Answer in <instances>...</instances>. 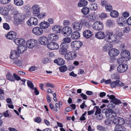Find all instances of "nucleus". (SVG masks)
<instances>
[{
  "label": "nucleus",
  "mask_w": 131,
  "mask_h": 131,
  "mask_svg": "<svg viewBox=\"0 0 131 131\" xmlns=\"http://www.w3.org/2000/svg\"><path fill=\"white\" fill-rule=\"evenodd\" d=\"M105 40L108 42L111 43L115 41L117 39L116 35L112 32L107 31L105 37Z\"/></svg>",
  "instance_id": "obj_1"
},
{
  "label": "nucleus",
  "mask_w": 131,
  "mask_h": 131,
  "mask_svg": "<svg viewBox=\"0 0 131 131\" xmlns=\"http://www.w3.org/2000/svg\"><path fill=\"white\" fill-rule=\"evenodd\" d=\"M14 23L15 25H17L23 21L24 17L21 13H15L14 15Z\"/></svg>",
  "instance_id": "obj_2"
},
{
  "label": "nucleus",
  "mask_w": 131,
  "mask_h": 131,
  "mask_svg": "<svg viewBox=\"0 0 131 131\" xmlns=\"http://www.w3.org/2000/svg\"><path fill=\"white\" fill-rule=\"evenodd\" d=\"M77 56V53L73 51H71L68 53H66L64 55L65 59L68 61L73 60Z\"/></svg>",
  "instance_id": "obj_3"
},
{
  "label": "nucleus",
  "mask_w": 131,
  "mask_h": 131,
  "mask_svg": "<svg viewBox=\"0 0 131 131\" xmlns=\"http://www.w3.org/2000/svg\"><path fill=\"white\" fill-rule=\"evenodd\" d=\"M26 44L28 48L32 49L37 46L38 42L35 39H30L27 41Z\"/></svg>",
  "instance_id": "obj_4"
},
{
  "label": "nucleus",
  "mask_w": 131,
  "mask_h": 131,
  "mask_svg": "<svg viewBox=\"0 0 131 131\" xmlns=\"http://www.w3.org/2000/svg\"><path fill=\"white\" fill-rule=\"evenodd\" d=\"M72 32L71 28L68 26L64 27L61 30L62 34L65 36H70Z\"/></svg>",
  "instance_id": "obj_5"
},
{
  "label": "nucleus",
  "mask_w": 131,
  "mask_h": 131,
  "mask_svg": "<svg viewBox=\"0 0 131 131\" xmlns=\"http://www.w3.org/2000/svg\"><path fill=\"white\" fill-rule=\"evenodd\" d=\"M104 25L102 22L97 21L94 23L92 25L93 28L96 30H100L103 28Z\"/></svg>",
  "instance_id": "obj_6"
},
{
  "label": "nucleus",
  "mask_w": 131,
  "mask_h": 131,
  "mask_svg": "<svg viewBox=\"0 0 131 131\" xmlns=\"http://www.w3.org/2000/svg\"><path fill=\"white\" fill-rule=\"evenodd\" d=\"M82 44V43L80 41H73L71 43V46L74 50H77L79 49Z\"/></svg>",
  "instance_id": "obj_7"
},
{
  "label": "nucleus",
  "mask_w": 131,
  "mask_h": 131,
  "mask_svg": "<svg viewBox=\"0 0 131 131\" xmlns=\"http://www.w3.org/2000/svg\"><path fill=\"white\" fill-rule=\"evenodd\" d=\"M38 21L37 19L35 17H32L30 18L27 22V24L30 26L33 25L36 26L38 24Z\"/></svg>",
  "instance_id": "obj_8"
},
{
  "label": "nucleus",
  "mask_w": 131,
  "mask_h": 131,
  "mask_svg": "<svg viewBox=\"0 0 131 131\" xmlns=\"http://www.w3.org/2000/svg\"><path fill=\"white\" fill-rule=\"evenodd\" d=\"M72 26L73 29L77 31L80 30L82 27L80 20L79 22H74L72 24Z\"/></svg>",
  "instance_id": "obj_9"
},
{
  "label": "nucleus",
  "mask_w": 131,
  "mask_h": 131,
  "mask_svg": "<svg viewBox=\"0 0 131 131\" xmlns=\"http://www.w3.org/2000/svg\"><path fill=\"white\" fill-rule=\"evenodd\" d=\"M128 68V65L124 63L119 65L117 67V70L119 72L122 73L126 71Z\"/></svg>",
  "instance_id": "obj_10"
},
{
  "label": "nucleus",
  "mask_w": 131,
  "mask_h": 131,
  "mask_svg": "<svg viewBox=\"0 0 131 131\" xmlns=\"http://www.w3.org/2000/svg\"><path fill=\"white\" fill-rule=\"evenodd\" d=\"M33 33L37 36L42 35L43 32V30L40 27L34 28L32 30Z\"/></svg>",
  "instance_id": "obj_11"
},
{
  "label": "nucleus",
  "mask_w": 131,
  "mask_h": 131,
  "mask_svg": "<svg viewBox=\"0 0 131 131\" xmlns=\"http://www.w3.org/2000/svg\"><path fill=\"white\" fill-rule=\"evenodd\" d=\"M110 85L111 88H114L116 86L123 87L124 85V84L120 80H117L111 82L110 83Z\"/></svg>",
  "instance_id": "obj_12"
},
{
  "label": "nucleus",
  "mask_w": 131,
  "mask_h": 131,
  "mask_svg": "<svg viewBox=\"0 0 131 131\" xmlns=\"http://www.w3.org/2000/svg\"><path fill=\"white\" fill-rule=\"evenodd\" d=\"M47 47L50 50H57L59 48L58 44L56 42H51L48 43L47 46Z\"/></svg>",
  "instance_id": "obj_13"
},
{
  "label": "nucleus",
  "mask_w": 131,
  "mask_h": 131,
  "mask_svg": "<svg viewBox=\"0 0 131 131\" xmlns=\"http://www.w3.org/2000/svg\"><path fill=\"white\" fill-rule=\"evenodd\" d=\"M32 13L34 16L35 15H37L40 12V8L38 5L35 4L33 5L32 7Z\"/></svg>",
  "instance_id": "obj_14"
},
{
  "label": "nucleus",
  "mask_w": 131,
  "mask_h": 131,
  "mask_svg": "<svg viewBox=\"0 0 131 131\" xmlns=\"http://www.w3.org/2000/svg\"><path fill=\"white\" fill-rule=\"evenodd\" d=\"M39 43L43 45H46L48 42V38L46 37L42 36L40 37L38 39Z\"/></svg>",
  "instance_id": "obj_15"
},
{
  "label": "nucleus",
  "mask_w": 131,
  "mask_h": 131,
  "mask_svg": "<svg viewBox=\"0 0 131 131\" xmlns=\"http://www.w3.org/2000/svg\"><path fill=\"white\" fill-rule=\"evenodd\" d=\"M119 52V51L117 49H113L109 50L108 54L111 57H114L117 56Z\"/></svg>",
  "instance_id": "obj_16"
},
{
  "label": "nucleus",
  "mask_w": 131,
  "mask_h": 131,
  "mask_svg": "<svg viewBox=\"0 0 131 131\" xmlns=\"http://www.w3.org/2000/svg\"><path fill=\"white\" fill-rule=\"evenodd\" d=\"M5 36L9 39H13L16 38V34L15 32L12 31L8 32Z\"/></svg>",
  "instance_id": "obj_17"
},
{
  "label": "nucleus",
  "mask_w": 131,
  "mask_h": 131,
  "mask_svg": "<svg viewBox=\"0 0 131 131\" xmlns=\"http://www.w3.org/2000/svg\"><path fill=\"white\" fill-rule=\"evenodd\" d=\"M82 25H84L87 27L90 28L91 27V24L88 19L84 18L80 20Z\"/></svg>",
  "instance_id": "obj_18"
},
{
  "label": "nucleus",
  "mask_w": 131,
  "mask_h": 131,
  "mask_svg": "<svg viewBox=\"0 0 131 131\" xmlns=\"http://www.w3.org/2000/svg\"><path fill=\"white\" fill-rule=\"evenodd\" d=\"M86 17L90 21L94 22L96 20V15L95 12H93L87 15Z\"/></svg>",
  "instance_id": "obj_19"
},
{
  "label": "nucleus",
  "mask_w": 131,
  "mask_h": 131,
  "mask_svg": "<svg viewBox=\"0 0 131 131\" xmlns=\"http://www.w3.org/2000/svg\"><path fill=\"white\" fill-rule=\"evenodd\" d=\"M48 38L51 41H56L58 40L59 37L58 35L51 34L48 35Z\"/></svg>",
  "instance_id": "obj_20"
},
{
  "label": "nucleus",
  "mask_w": 131,
  "mask_h": 131,
  "mask_svg": "<svg viewBox=\"0 0 131 131\" xmlns=\"http://www.w3.org/2000/svg\"><path fill=\"white\" fill-rule=\"evenodd\" d=\"M52 29L55 33H60L61 31L62 28L59 25H55L52 27Z\"/></svg>",
  "instance_id": "obj_21"
},
{
  "label": "nucleus",
  "mask_w": 131,
  "mask_h": 131,
  "mask_svg": "<svg viewBox=\"0 0 131 131\" xmlns=\"http://www.w3.org/2000/svg\"><path fill=\"white\" fill-rule=\"evenodd\" d=\"M39 26L43 29L48 28L50 26L49 23L46 21L41 22L39 24Z\"/></svg>",
  "instance_id": "obj_22"
},
{
  "label": "nucleus",
  "mask_w": 131,
  "mask_h": 131,
  "mask_svg": "<svg viewBox=\"0 0 131 131\" xmlns=\"http://www.w3.org/2000/svg\"><path fill=\"white\" fill-rule=\"evenodd\" d=\"M84 37L86 38L91 37L93 35L92 32L90 30H87L84 31L83 33Z\"/></svg>",
  "instance_id": "obj_23"
},
{
  "label": "nucleus",
  "mask_w": 131,
  "mask_h": 131,
  "mask_svg": "<svg viewBox=\"0 0 131 131\" xmlns=\"http://www.w3.org/2000/svg\"><path fill=\"white\" fill-rule=\"evenodd\" d=\"M54 62L59 66L63 65L65 62L64 60L62 58H59L54 61Z\"/></svg>",
  "instance_id": "obj_24"
},
{
  "label": "nucleus",
  "mask_w": 131,
  "mask_h": 131,
  "mask_svg": "<svg viewBox=\"0 0 131 131\" xmlns=\"http://www.w3.org/2000/svg\"><path fill=\"white\" fill-rule=\"evenodd\" d=\"M10 53V58L13 59L17 58L19 56V54L18 53L17 51L14 50H12Z\"/></svg>",
  "instance_id": "obj_25"
},
{
  "label": "nucleus",
  "mask_w": 131,
  "mask_h": 131,
  "mask_svg": "<svg viewBox=\"0 0 131 131\" xmlns=\"http://www.w3.org/2000/svg\"><path fill=\"white\" fill-rule=\"evenodd\" d=\"M104 111H105V113L107 114L108 113V112H109L110 113L111 112V114H110V116L112 118H114L116 116V114L115 113L114 111L112 110H109V109H105L102 111V112L103 113Z\"/></svg>",
  "instance_id": "obj_26"
},
{
  "label": "nucleus",
  "mask_w": 131,
  "mask_h": 131,
  "mask_svg": "<svg viewBox=\"0 0 131 131\" xmlns=\"http://www.w3.org/2000/svg\"><path fill=\"white\" fill-rule=\"evenodd\" d=\"M105 34L103 32L100 31L95 34V37L99 39H102L105 37Z\"/></svg>",
  "instance_id": "obj_27"
},
{
  "label": "nucleus",
  "mask_w": 131,
  "mask_h": 131,
  "mask_svg": "<svg viewBox=\"0 0 131 131\" xmlns=\"http://www.w3.org/2000/svg\"><path fill=\"white\" fill-rule=\"evenodd\" d=\"M80 34L79 32L75 31L72 33L71 37L73 39H77L80 37Z\"/></svg>",
  "instance_id": "obj_28"
},
{
  "label": "nucleus",
  "mask_w": 131,
  "mask_h": 131,
  "mask_svg": "<svg viewBox=\"0 0 131 131\" xmlns=\"http://www.w3.org/2000/svg\"><path fill=\"white\" fill-rule=\"evenodd\" d=\"M121 56L124 58H128L130 54L128 50L123 51L121 53Z\"/></svg>",
  "instance_id": "obj_29"
},
{
  "label": "nucleus",
  "mask_w": 131,
  "mask_h": 131,
  "mask_svg": "<svg viewBox=\"0 0 131 131\" xmlns=\"http://www.w3.org/2000/svg\"><path fill=\"white\" fill-rule=\"evenodd\" d=\"M88 4V2L85 0H80L78 4L79 7H82L86 6Z\"/></svg>",
  "instance_id": "obj_30"
},
{
  "label": "nucleus",
  "mask_w": 131,
  "mask_h": 131,
  "mask_svg": "<svg viewBox=\"0 0 131 131\" xmlns=\"http://www.w3.org/2000/svg\"><path fill=\"white\" fill-rule=\"evenodd\" d=\"M106 24L107 26L109 27H113L115 26V24L114 21L109 19L106 21Z\"/></svg>",
  "instance_id": "obj_31"
},
{
  "label": "nucleus",
  "mask_w": 131,
  "mask_h": 131,
  "mask_svg": "<svg viewBox=\"0 0 131 131\" xmlns=\"http://www.w3.org/2000/svg\"><path fill=\"white\" fill-rule=\"evenodd\" d=\"M90 11L89 8L87 7H83L81 10L82 13L84 15H87L88 14Z\"/></svg>",
  "instance_id": "obj_32"
},
{
  "label": "nucleus",
  "mask_w": 131,
  "mask_h": 131,
  "mask_svg": "<svg viewBox=\"0 0 131 131\" xmlns=\"http://www.w3.org/2000/svg\"><path fill=\"white\" fill-rule=\"evenodd\" d=\"M0 14L4 15H8V12L6 8L2 7H0Z\"/></svg>",
  "instance_id": "obj_33"
},
{
  "label": "nucleus",
  "mask_w": 131,
  "mask_h": 131,
  "mask_svg": "<svg viewBox=\"0 0 131 131\" xmlns=\"http://www.w3.org/2000/svg\"><path fill=\"white\" fill-rule=\"evenodd\" d=\"M111 102L113 103L115 105H119L122 103V102L119 100L115 98L114 96V98L111 99Z\"/></svg>",
  "instance_id": "obj_34"
},
{
  "label": "nucleus",
  "mask_w": 131,
  "mask_h": 131,
  "mask_svg": "<svg viewBox=\"0 0 131 131\" xmlns=\"http://www.w3.org/2000/svg\"><path fill=\"white\" fill-rule=\"evenodd\" d=\"M119 13L115 10H112L110 13L111 16L114 18H116L119 16Z\"/></svg>",
  "instance_id": "obj_35"
},
{
  "label": "nucleus",
  "mask_w": 131,
  "mask_h": 131,
  "mask_svg": "<svg viewBox=\"0 0 131 131\" xmlns=\"http://www.w3.org/2000/svg\"><path fill=\"white\" fill-rule=\"evenodd\" d=\"M14 4L18 6H20L23 5L24 2L22 0H14Z\"/></svg>",
  "instance_id": "obj_36"
},
{
  "label": "nucleus",
  "mask_w": 131,
  "mask_h": 131,
  "mask_svg": "<svg viewBox=\"0 0 131 131\" xmlns=\"http://www.w3.org/2000/svg\"><path fill=\"white\" fill-rule=\"evenodd\" d=\"M6 78L9 80L12 81H15V79L14 78L13 75L10 73H8L6 75Z\"/></svg>",
  "instance_id": "obj_37"
},
{
  "label": "nucleus",
  "mask_w": 131,
  "mask_h": 131,
  "mask_svg": "<svg viewBox=\"0 0 131 131\" xmlns=\"http://www.w3.org/2000/svg\"><path fill=\"white\" fill-rule=\"evenodd\" d=\"M94 111L95 110V113L94 114L95 115H96L97 114L101 113V109L99 108V106H95L94 108Z\"/></svg>",
  "instance_id": "obj_38"
},
{
  "label": "nucleus",
  "mask_w": 131,
  "mask_h": 131,
  "mask_svg": "<svg viewBox=\"0 0 131 131\" xmlns=\"http://www.w3.org/2000/svg\"><path fill=\"white\" fill-rule=\"evenodd\" d=\"M17 51L19 53H23L25 50V46H19L17 48Z\"/></svg>",
  "instance_id": "obj_39"
},
{
  "label": "nucleus",
  "mask_w": 131,
  "mask_h": 131,
  "mask_svg": "<svg viewBox=\"0 0 131 131\" xmlns=\"http://www.w3.org/2000/svg\"><path fill=\"white\" fill-rule=\"evenodd\" d=\"M111 44H105L103 47V50L105 51H107L109 50L111 48Z\"/></svg>",
  "instance_id": "obj_40"
},
{
  "label": "nucleus",
  "mask_w": 131,
  "mask_h": 131,
  "mask_svg": "<svg viewBox=\"0 0 131 131\" xmlns=\"http://www.w3.org/2000/svg\"><path fill=\"white\" fill-rule=\"evenodd\" d=\"M62 41L66 43H69L71 41V38L69 37H66L63 38L62 40Z\"/></svg>",
  "instance_id": "obj_41"
},
{
  "label": "nucleus",
  "mask_w": 131,
  "mask_h": 131,
  "mask_svg": "<svg viewBox=\"0 0 131 131\" xmlns=\"http://www.w3.org/2000/svg\"><path fill=\"white\" fill-rule=\"evenodd\" d=\"M106 10L108 12H111L113 10L112 6L110 4L106 5L105 6Z\"/></svg>",
  "instance_id": "obj_42"
},
{
  "label": "nucleus",
  "mask_w": 131,
  "mask_h": 131,
  "mask_svg": "<svg viewBox=\"0 0 131 131\" xmlns=\"http://www.w3.org/2000/svg\"><path fill=\"white\" fill-rule=\"evenodd\" d=\"M27 85L29 88L32 90L34 89V85L32 82L29 80H27Z\"/></svg>",
  "instance_id": "obj_43"
},
{
  "label": "nucleus",
  "mask_w": 131,
  "mask_h": 131,
  "mask_svg": "<svg viewBox=\"0 0 131 131\" xmlns=\"http://www.w3.org/2000/svg\"><path fill=\"white\" fill-rule=\"evenodd\" d=\"M67 67L65 65L63 66L59 67L60 71L62 72H63L66 71L67 70Z\"/></svg>",
  "instance_id": "obj_44"
},
{
  "label": "nucleus",
  "mask_w": 131,
  "mask_h": 131,
  "mask_svg": "<svg viewBox=\"0 0 131 131\" xmlns=\"http://www.w3.org/2000/svg\"><path fill=\"white\" fill-rule=\"evenodd\" d=\"M46 16V13H40V12L37 15H35V16H37L39 19H41L43 18Z\"/></svg>",
  "instance_id": "obj_45"
},
{
  "label": "nucleus",
  "mask_w": 131,
  "mask_h": 131,
  "mask_svg": "<svg viewBox=\"0 0 131 131\" xmlns=\"http://www.w3.org/2000/svg\"><path fill=\"white\" fill-rule=\"evenodd\" d=\"M13 62V63L19 66H20L22 64V63L21 61L19 60H14Z\"/></svg>",
  "instance_id": "obj_46"
},
{
  "label": "nucleus",
  "mask_w": 131,
  "mask_h": 131,
  "mask_svg": "<svg viewBox=\"0 0 131 131\" xmlns=\"http://www.w3.org/2000/svg\"><path fill=\"white\" fill-rule=\"evenodd\" d=\"M91 6L90 7V9L91 10H97L98 8V7L97 6V4L95 3H93L91 4Z\"/></svg>",
  "instance_id": "obj_47"
},
{
  "label": "nucleus",
  "mask_w": 131,
  "mask_h": 131,
  "mask_svg": "<svg viewBox=\"0 0 131 131\" xmlns=\"http://www.w3.org/2000/svg\"><path fill=\"white\" fill-rule=\"evenodd\" d=\"M118 124L121 125L124 124L125 123V122L124 119L123 118L120 117H118Z\"/></svg>",
  "instance_id": "obj_48"
},
{
  "label": "nucleus",
  "mask_w": 131,
  "mask_h": 131,
  "mask_svg": "<svg viewBox=\"0 0 131 131\" xmlns=\"http://www.w3.org/2000/svg\"><path fill=\"white\" fill-rule=\"evenodd\" d=\"M3 27L4 29L6 30H9L10 29L9 25L6 23L3 24Z\"/></svg>",
  "instance_id": "obj_49"
},
{
  "label": "nucleus",
  "mask_w": 131,
  "mask_h": 131,
  "mask_svg": "<svg viewBox=\"0 0 131 131\" xmlns=\"http://www.w3.org/2000/svg\"><path fill=\"white\" fill-rule=\"evenodd\" d=\"M123 127H121L120 125H116L115 127V130L114 131H121L122 130V128Z\"/></svg>",
  "instance_id": "obj_50"
},
{
  "label": "nucleus",
  "mask_w": 131,
  "mask_h": 131,
  "mask_svg": "<svg viewBox=\"0 0 131 131\" xmlns=\"http://www.w3.org/2000/svg\"><path fill=\"white\" fill-rule=\"evenodd\" d=\"M67 52V49H60L59 50V52L60 54L62 55H65Z\"/></svg>",
  "instance_id": "obj_51"
},
{
  "label": "nucleus",
  "mask_w": 131,
  "mask_h": 131,
  "mask_svg": "<svg viewBox=\"0 0 131 131\" xmlns=\"http://www.w3.org/2000/svg\"><path fill=\"white\" fill-rule=\"evenodd\" d=\"M25 41L23 39H20L19 46H25Z\"/></svg>",
  "instance_id": "obj_52"
},
{
  "label": "nucleus",
  "mask_w": 131,
  "mask_h": 131,
  "mask_svg": "<svg viewBox=\"0 0 131 131\" xmlns=\"http://www.w3.org/2000/svg\"><path fill=\"white\" fill-rule=\"evenodd\" d=\"M97 129L100 131H104L105 130V127L103 126L100 125H98L96 126Z\"/></svg>",
  "instance_id": "obj_53"
},
{
  "label": "nucleus",
  "mask_w": 131,
  "mask_h": 131,
  "mask_svg": "<svg viewBox=\"0 0 131 131\" xmlns=\"http://www.w3.org/2000/svg\"><path fill=\"white\" fill-rule=\"evenodd\" d=\"M42 120L40 117H38L34 119V121L35 122L38 123H40L41 121Z\"/></svg>",
  "instance_id": "obj_54"
},
{
  "label": "nucleus",
  "mask_w": 131,
  "mask_h": 131,
  "mask_svg": "<svg viewBox=\"0 0 131 131\" xmlns=\"http://www.w3.org/2000/svg\"><path fill=\"white\" fill-rule=\"evenodd\" d=\"M122 15L123 17L125 18L128 17L129 15V14L128 12H125L122 13Z\"/></svg>",
  "instance_id": "obj_55"
},
{
  "label": "nucleus",
  "mask_w": 131,
  "mask_h": 131,
  "mask_svg": "<svg viewBox=\"0 0 131 131\" xmlns=\"http://www.w3.org/2000/svg\"><path fill=\"white\" fill-rule=\"evenodd\" d=\"M125 58L123 57L119 58L117 60V62L119 64H121L124 62Z\"/></svg>",
  "instance_id": "obj_56"
},
{
  "label": "nucleus",
  "mask_w": 131,
  "mask_h": 131,
  "mask_svg": "<svg viewBox=\"0 0 131 131\" xmlns=\"http://www.w3.org/2000/svg\"><path fill=\"white\" fill-rule=\"evenodd\" d=\"M14 78L15 79V81L16 80L17 81H19L21 80L20 77L18 76L15 73H14L13 74Z\"/></svg>",
  "instance_id": "obj_57"
},
{
  "label": "nucleus",
  "mask_w": 131,
  "mask_h": 131,
  "mask_svg": "<svg viewBox=\"0 0 131 131\" xmlns=\"http://www.w3.org/2000/svg\"><path fill=\"white\" fill-rule=\"evenodd\" d=\"M63 24L64 26L69 25L70 24V22L69 20H64L63 21Z\"/></svg>",
  "instance_id": "obj_58"
},
{
  "label": "nucleus",
  "mask_w": 131,
  "mask_h": 131,
  "mask_svg": "<svg viewBox=\"0 0 131 131\" xmlns=\"http://www.w3.org/2000/svg\"><path fill=\"white\" fill-rule=\"evenodd\" d=\"M119 118L118 117H117L114 118L113 120V123L116 125H118Z\"/></svg>",
  "instance_id": "obj_59"
},
{
  "label": "nucleus",
  "mask_w": 131,
  "mask_h": 131,
  "mask_svg": "<svg viewBox=\"0 0 131 131\" xmlns=\"http://www.w3.org/2000/svg\"><path fill=\"white\" fill-rule=\"evenodd\" d=\"M107 17V15L106 14L102 13L101 14L99 15L100 18L101 19L104 18H106Z\"/></svg>",
  "instance_id": "obj_60"
},
{
  "label": "nucleus",
  "mask_w": 131,
  "mask_h": 131,
  "mask_svg": "<svg viewBox=\"0 0 131 131\" xmlns=\"http://www.w3.org/2000/svg\"><path fill=\"white\" fill-rule=\"evenodd\" d=\"M11 0H0V3L3 4H6L10 2Z\"/></svg>",
  "instance_id": "obj_61"
},
{
  "label": "nucleus",
  "mask_w": 131,
  "mask_h": 131,
  "mask_svg": "<svg viewBox=\"0 0 131 131\" xmlns=\"http://www.w3.org/2000/svg\"><path fill=\"white\" fill-rule=\"evenodd\" d=\"M112 77V78L114 79H118L119 78V77L117 73H114L113 74Z\"/></svg>",
  "instance_id": "obj_62"
},
{
  "label": "nucleus",
  "mask_w": 131,
  "mask_h": 131,
  "mask_svg": "<svg viewBox=\"0 0 131 131\" xmlns=\"http://www.w3.org/2000/svg\"><path fill=\"white\" fill-rule=\"evenodd\" d=\"M48 23H49L50 25V24H53L54 23V20L52 18H49L47 20Z\"/></svg>",
  "instance_id": "obj_63"
},
{
  "label": "nucleus",
  "mask_w": 131,
  "mask_h": 131,
  "mask_svg": "<svg viewBox=\"0 0 131 131\" xmlns=\"http://www.w3.org/2000/svg\"><path fill=\"white\" fill-rule=\"evenodd\" d=\"M96 118L99 120H101L103 118L102 115L101 113L97 114L96 115Z\"/></svg>",
  "instance_id": "obj_64"
}]
</instances>
